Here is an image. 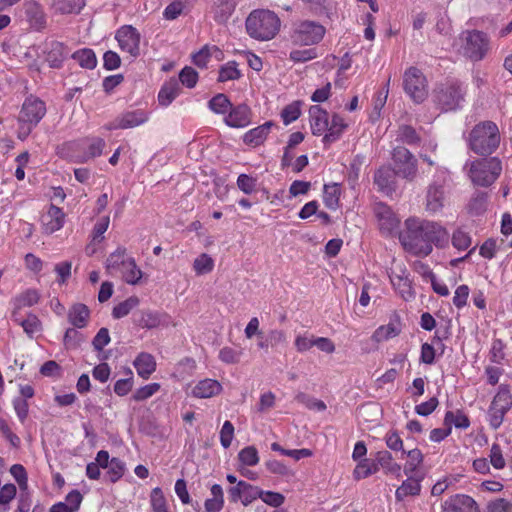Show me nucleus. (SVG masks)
<instances>
[{
    "mask_svg": "<svg viewBox=\"0 0 512 512\" xmlns=\"http://www.w3.org/2000/svg\"><path fill=\"white\" fill-rule=\"evenodd\" d=\"M406 231L400 237L404 249L416 256L425 257L433 250V245L443 247L448 243L449 233L438 222L408 218Z\"/></svg>",
    "mask_w": 512,
    "mask_h": 512,
    "instance_id": "1",
    "label": "nucleus"
},
{
    "mask_svg": "<svg viewBox=\"0 0 512 512\" xmlns=\"http://www.w3.org/2000/svg\"><path fill=\"white\" fill-rule=\"evenodd\" d=\"M500 133L492 121H484L473 127L468 136V146L481 156L491 155L499 146Z\"/></svg>",
    "mask_w": 512,
    "mask_h": 512,
    "instance_id": "2",
    "label": "nucleus"
},
{
    "mask_svg": "<svg viewBox=\"0 0 512 512\" xmlns=\"http://www.w3.org/2000/svg\"><path fill=\"white\" fill-rule=\"evenodd\" d=\"M464 170L471 182L480 187L492 185L502 172L501 161L496 157L467 160Z\"/></svg>",
    "mask_w": 512,
    "mask_h": 512,
    "instance_id": "3",
    "label": "nucleus"
},
{
    "mask_svg": "<svg viewBox=\"0 0 512 512\" xmlns=\"http://www.w3.org/2000/svg\"><path fill=\"white\" fill-rule=\"evenodd\" d=\"M280 28L278 16L269 10H254L246 19L247 33L257 40L274 38Z\"/></svg>",
    "mask_w": 512,
    "mask_h": 512,
    "instance_id": "4",
    "label": "nucleus"
},
{
    "mask_svg": "<svg viewBox=\"0 0 512 512\" xmlns=\"http://www.w3.org/2000/svg\"><path fill=\"white\" fill-rule=\"evenodd\" d=\"M459 40L461 54L472 62L483 60L490 51V37L480 30H466Z\"/></svg>",
    "mask_w": 512,
    "mask_h": 512,
    "instance_id": "5",
    "label": "nucleus"
},
{
    "mask_svg": "<svg viewBox=\"0 0 512 512\" xmlns=\"http://www.w3.org/2000/svg\"><path fill=\"white\" fill-rule=\"evenodd\" d=\"M325 33V27L315 21H300L291 28L290 41L295 46H312L318 44Z\"/></svg>",
    "mask_w": 512,
    "mask_h": 512,
    "instance_id": "6",
    "label": "nucleus"
},
{
    "mask_svg": "<svg viewBox=\"0 0 512 512\" xmlns=\"http://www.w3.org/2000/svg\"><path fill=\"white\" fill-rule=\"evenodd\" d=\"M465 91L458 82L441 84L433 91V101L442 111H453L460 107Z\"/></svg>",
    "mask_w": 512,
    "mask_h": 512,
    "instance_id": "7",
    "label": "nucleus"
},
{
    "mask_svg": "<svg viewBox=\"0 0 512 512\" xmlns=\"http://www.w3.org/2000/svg\"><path fill=\"white\" fill-rule=\"evenodd\" d=\"M403 87L406 94L415 103H422L428 96L426 77L416 67H410L405 71Z\"/></svg>",
    "mask_w": 512,
    "mask_h": 512,
    "instance_id": "8",
    "label": "nucleus"
},
{
    "mask_svg": "<svg viewBox=\"0 0 512 512\" xmlns=\"http://www.w3.org/2000/svg\"><path fill=\"white\" fill-rule=\"evenodd\" d=\"M447 171H438L437 180L430 183L426 189L425 195V209L431 214L440 212L445 203L446 191L445 185L447 182Z\"/></svg>",
    "mask_w": 512,
    "mask_h": 512,
    "instance_id": "9",
    "label": "nucleus"
},
{
    "mask_svg": "<svg viewBox=\"0 0 512 512\" xmlns=\"http://www.w3.org/2000/svg\"><path fill=\"white\" fill-rule=\"evenodd\" d=\"M45 114L46 105L41 99L32 95L25 99L18 120L27 126L26 135L30 134Z\"/></svg>",
    "mask_w": 512,
    "mask_h": 512,
    "instance_id": "10",
    "label": "nucleus"
},
{
    "mask_svg": "<svg viewBox=\"0 0 512 512\" xmlns=\"http://www.w3.org/2000/svg\"><path fill=\"white\" fill-rule=\"evenodd\" d=\"M395 173L404 179L412 181L417 175V159L405 147L397 146L392 153Z\"/></svg>",
    "mask_w": 512,
    "mask_h": 512,
    "instance_id": "11",
    "label": "nucleus"
},
{
    "mask_svg": "<svg viewBox=\"0 0 512 512\" xmlns=\"http://www.w3.org/2000/svg\"><path fill=\"white\" fill-rule=\"evenodd\" d=\"M148 119V113L142 109L126 111L118 115L113 121L108 123L105 127L108 130L129 129L146 123Z\"/></svg>",
    "mask_w": 512,
    "mask_h": 512,
    "instance_id": "12",
    "label": "nucleus"
},
{
    "mask_svg": "<svg viewBox=\"0 0 512 512\" xmlns=\"http://www.w3.org/2000/svg\"><path fill=\"white\" fill-rule=\"evenodd\" d=\"M116 40L122 51L129 53L132 57L139 55L140 34L136 28L125 25L116 32Z\"/></svg>",
    "mask_w": 512,
    "mask_h": 512,
    "instance_id": "13",
    "label": "nucleus"
},
{
    "mask_svg": "<svg viewBox=\"0 0 512 512\" xmlns=\"http://www.w3.org/2000/svg\"><path fill=\"white\" fill-rule=\"evenodd\" d=\"M373 211L382 233L391 234L394 230L397 229L399 225V219L387 204L383 202H377L374 204Z\"/></svg>",
    "mask_w": 512,
    "mask_h": 512,
    "instance_id": "14",
    "label": "nucleus"
},
{
    "mask_svg": "<svg viewBox=\"0 0 512 512\" xmlns=\"http://www.w3.org/2000/svg\"><path fill=\"white\" fill-rule=\"evenodd\" d=\"M443 512H480L476 501L465 494H456L442 505Z\"/></svg>",
    "mask_w": 512,
    "mask_h": 512,
    "instance_id": "15",
    "label": "nucleus"
},
{
    "mask_svg": "<svg viewBox=\"0 0 512 512\" xmlns=\"http://www.w3.org/2000/svg\"><path fill=\"white\" fill-rule=\"evenodd\" d=\"M65 214L61 208L51 204L48 211L42 215L41 223L45 233L52 234L64 225Z\"/></svg>",
    "mask_w": 512,
    "mask_h": 512,
    "instance_id": "16",
    "label": "nucleus"
},
{
    "mask_svg": "<svg viewBox=\"0 0 512 512\" xmlns=\"http://www.w3.org/2000/svg\"><path fill=\"white\" fill-rule=\"evenodd\" d=\"M309 117L312 133L316 136L325 135L329 125V114L319 105L309 108Z\"/></svg>",
    "mask_w": 512,
    "mask_h": 512,
    "instance_id": "17",
    "label": "nucleus"
},
{
    "mask_svg": "<svg viewBox=\"0 0 512 512\" xmlns=\"http://www.w3.org/2000/svg\"><path fill=\"white\" fill-rule=\"evenodd\" d=\"M11 318L16 324L23 328L25 334L30 339H33L36 334L41 333L43 329L42 322L38 316L33 313H28L26 318H21L17 311H12Z\"/></svg>",
    "mask_w": 512,
    "mask_h": 512,
    "instance_id": "18",
    "label": "nucleus"
},
{
    "mask_svg": "<svg viewBox=\"0 0 512 512\" xmlns=\"http://www.w3.org/2000/svg\"><path fill=\"white\" fill-rule=\"evenodd\" d=\"M250 115V108L246 104H240L230 108L229 114L225 117V123L234 128L245 127L251 121Z\"/></svg>",
    "mask_w": 512,
    "mask_h": 512,
    "instance_id": "19",
    "label": "nucleus"
},
{
    "mask_svg": "<svg viewBox=\"0 0 512 512\" xmlns=\"http://www.w3.org/2000/svg\"><path fill=\"white\" fill-rule=\"evenodd\" d=\"M69 323L77 328H85L90 318V309L83 303H74L67 312Z\"/></svg>",
    "mask_w": 512,
    "mask_h": 512,
    "instance_id": "20",
    "label": "nucleus"
},
{
    "mask_svg": "<svg viewBox=\"0 0 512 512\" xmlns=\"http://www.w3.org/2000/svg\"><path fill=\"white\" fill-rule=\"evenodd\" d=\"M395 170L388 167H382L375 172L374 183L383 193L389 195L395 190Z\"/></svg>",
    "mask_w": 512,
    "mask_h": 512,
    "instance_id": "21",
    "label": "nucleus"
},
{
    "mask_svg": "<svg viewBox=\"0 0 512 512\" xmlns=\"http://www.w3.org/2000/svg\"><path fill=\"white\" fill-rule=\"evenodd\" d=\"M273 126L274 123L272 121H267L264 124L247 131L243 136V142L253 147L263 144Z\"/></svg>",
    "mask_w": 512,
    "mask_h": 512,
    "instance_id": "22",
    "label": "nucleus"
},
{
    "mask_svg": "<svg viewBox=\"0 0 512 512\" xmlns=\"http://www.w3.org/2000/svg\"><path fill=\"white\" fill-rule=\"evenodd\" d=\"M222 391V385L215 379L206 378L199 381L192 390L196 398H210Z\"/></svg>",
    "mask_w": 512,
    "mask_h": 512,
    "instance_id": "23",
    "label": "nucleus"
},
{
    "mask_svg": "<svg viewBox=\"0 0 512 512\" xmlns=\"http://www.w3.org/2000/svg\"><path fill=\"white\" fill-rule=\"evenodd\" d=\"M133 364L137 374L143 379H148L156 370L155 358L149 353H140L134 360Z\"/></svg>",
    "mask_w": 512,
    "mask_h": 512,
    "instance_id": "24",
    "label": "nucleus"
},
{
    "mask_svg": "<svg viewBox=\"0 0 512 512\" xmlns=\"http://www.w3.org/2000/svg\"><path fill=\"white\" fill-rule=\"evenodd\" d=\"M180 83L177 79L171 78L167 81L158 93V101L161 106L167 107L179 95Z\"/></svg>",
    "mask_w": 512,
    "mask_h": 512,
    "instance_id": "25",
    "label": "nucleus"
},
{
    "mask_svg": "<svg viewBox=\"0 0 512 512\" xmlns=\"http://www.w3.org/2000/svg\"><path fill=\"white\" fill-rule=\"evenodd\" d=\"M346 127L347 124L345 123L344 119L338 114H333L331 121H329L328 130L323 137V143L325 145H329L337 141L341 137Z\"/></svg>",
    "mask_w": 512,
    "mask_h": 512,
    "instance_id": "26",
    "label": "nucleus"
},
{
    "mask_svg": "<svg viewBox=\"0 0 512 512\" xmlns=\"http://www.w3.org/2000/svg\"><path fill=\"white\" fill-rule=\"evenodd\" d=\"M69 54L66 46L58 41H54L50 44L49 51L46 56V61L52 68H60Z\"/></svg>",
    "mask_w": 512,
    "mask_h": 512,
    "instance_id": "27",
    "label": "nucleus"
},
{
    "mask_svg": "<svg viewBox=\"0 0 512 512\" xmlns=\"http://www.w3.org/2000/svg\"><path fill=\"white\" fill-rule=\"evenodd\" d=\"M236 0H217L213 6V18L217 23H226L234 12Z\"/></svg>",
    "mask_w": 512,
    "mask_h": 512,
    "instance_id": "28",
    "label": "nucleus"
},
{
    "mask_svg": "<svg viewBox=\"0 0 512 512\" xmlns=\"http://www.w3.org/2000/svg\"><path fill=\"white\" fill-rule=\"evenodd\" d=\"M130 257L127 256V249L123 246H119L114 252H112L106 259V270L109 274L114 275L119 272L125 265V260Z\"/></svg>",
    "mask_w": 512,
    "mask_h": 512,
    "instance_id": "29",
    "label": "nucleus"
},
{
    "mask_svg": "<svg viewBox=\"0 0 512 512\" xmlns=\"http://www.w3.org/2000/svg\"><path fill=\"white\" fill-rule=\"evenodd\" d=\"M376 461H378L380 468H382L386 474H391L398 478L401 476V466L393 460L389 451H378L376 453Z\"/></svg>",
    "mask_w": 512,
    "mask_h": 512,
    "instance_id": "30",
    "label": "nucleus"
},
{
    "mask_svg": "<svg viewBox=\"0 0 512 512\" xmlns=\"http://www.w3.org/2000/svg\"><path fill=\"white\" fill-rule=\"evenodd\" d=\"M119 272L121 273L123 280L131 285L138 284L143 276L141 269L137 266L135 259L132 257L125 260V265L119 270Z\"/></svg>",
    "mask_w": 512,
    "mask_h": 512,
    "instance_id": "31",
    "label": "nucleus"
},
{
    "mask_svg": "<svg viewBox=\"0 0 512 512\" xmlns=\"http://www.w3.org/2000/svg\"><path fill=\"white\" fill-rule=\"evenodd\" d=\"M39 300H40V295L37 290L27 289L26 291L20 293L13 299V301H12L13 306H14L13 311H17V313H19V311L23 307H31V306L37 304L39 302Z\"/></svg>",
    "mask_w": 512,
    "mask_h": 512,
    "instance_id": "32",
    "label": "nucleus"
},
{
    "mask_svg": "<svg viewBox=\"0 0 512 512\" xmlns=\"http://www.w3.org/2000/svg\"><path fill=\"white\" fill-rule=\"evenodd\" d=\"M421 484L420 480L409 477L395 492V497L398 501H402L407 496H415L420 493Z\"/></svg>",
    "mask_w": 512,
    "mask_h": 512,
    "instance_id": "33",
    "label": "nucleus"
},
{
    "mask_svg": "<svg viewBox=\"0 0 512 512\" xmlns=\"http://www.w3.org/2000/svg\"><path fill=\"white\" fill-rule=\"evenodd\" d=\"M487 200V193L481 191L475 192L467 205L468 213L474 216L483 214L487 209Z\"/></svg>",
    "mask_w": 512,
    "mask_h": 512,
    "instance_id": "34",
    "label": "nucleus"
},
{
    "mask_svg": "<svg viewBox=\"0 0 512 512\" xmlns=\"http://www.w3.org/2000/svg\"><path fill=\"white\" fill-rule=\"evenodd\" d=\"M445 426H454L459 429H467L470 426L468 416L461 410L447 411L444 417Z\"/></svg>",
    "mask_w": 512,
    "mask_h": 512,
    "instance_id": "35",
    "label": "nucleus"
},
{
    "mask_svg": "<svg viewBox=\"0 0 512 512\" xmlns=\"http://www.w3.org/2000/svg\"><path fill=\"white\" fill-rule=\"evenodd\" d=\"M72 58L76 60L82 68L93 69L96 67L97 59L92 49H80L72 54Z\"/></svg>",
    "mask_w": 512,
    "mask_h": 512,
    "instance_id": "36",
    "label": "nucleus"
},
{
    "mask_svg": "<svg viewBox=\"0 0 512 512\" xmlns=\"http://www.w3.org/2000/svg\"><path fill=\"white\" fill-rule=\"evenodd\" d=\"M491 405L509 411L512 405L511 393L507 385H500L497 394L494 396Z\"/></svg>",
    "mask_w": 512,
    "mask_h": 512,
    "instance_id": "37",
    "label": "nucleus"
},
{
    "mask_svg": "<svg viewBox=\"0 0 512 512\" xmlns=\"http://www.w3.org/2000/svg\"><path fill=\"white\" fill-rule=\"evenodd\" d=\"M399 333L400 329H398L395 324L389 323L378 327L372 335V340L376 343H380L398 336Z\"/></svg>",
    "mask_w": 512,
    "mask_h": 512,
    "instance_id": "38",
    "label": "nucleus"
},
{
    "mask_svg": "<svg viewBox=\"0 0 512 512\" xmlns=\"http://www.w3.org/2000/svg\"><path fill=\"white\" fill-rule=\"evenodd\" d=\"M136 321L139 326L147 329L156 328L162 322L161 315L158 312H153L150 310L141 311L139 318Z\"/></svg>",
    "mask_w": 512,
    "mask_h": 512,
    "instance_id": "39",
    "label": "nucleus"
},
{
    "mask_svg": "<svg viewBox=\"0 0 512 512\" xmlns=\"http://www.w3.org/2000/svg\"><path fill=\"white\" fill-rule=\"evenodd\" d=\"M340 188L337 184L325 185L323 201L329 209L335 210L339 204Z\"/></svg>",
    "mask_w": 512,
    "mask_h": 512,
    "instance_id": "40",
    "label": "nucleus"
},
{
    "mask_svg": "<svg viewBox=\"0 0 512 512\" xmlns=\"http://www.w3.org/2000/svg\"><path fill=\"white\" fill-rule=\"evenodd\" d=\"M139 304V299L135 296L129 297L117 304L112 311V316L115 319H120L127 316L132 309H134Z\"/></svg>",
    "mask_w": 512,
    "mask_h": 512,
    "instance_id": "41",
    "label": "nucleus"
},
{
    "mask_svg": "<svg viewBox=\"0 0 512 512\" xmlns=\"http://www.w3.org/2000/svg\"><path fill=\"white\" fill-rule=\"evenodd\" d=\"M208 107L217 114H225L232 104L225 94L219 93L208 102Z\"/></svg>",
    "mask_w": 512,
    "mask_h": 512,
    "instance_id": "42",
    "label": "nucleus"
},
{
    "mask_svg": "<svg viewBox=\"0 0 512 512\" xmlns=\"http://www.w3.org/2000/svg\"><path fill=\"white\" fill-rule=\"evenodd\" d=\"M17 493L14 484H5L0 489V512H7L9 510L10 502L15 498Z\"/></svg>",
    "mask_w": 512,
    "mask_h": 512,
    "instance_id": "43",
    "label": "nucleus"
},
{
    "mask_svg": "<svg viewBox=\"0 0 512 512\" xmlns=\"http://www.w3.org/2000/svg\"><path fill=\"white\" fill-rule=\"evenodd\" d=\"M451 241L453 247L459 251L468 249L472 244L470 234L461 228H458L453 232Z\"/></svg>",
    "mask_w": 512,
    "mask_h": 512,
    "instance_id": "44",
    "label": "nucleus"
},
{
    "mask_svg": "<svg viewBox=\"0 0 512 512\" xmlns=\"http://www.w3.org/2000/svg\"><path fill=\"white\" fill-rule=\"evenodd\" d=\"M240 76L241 73L237 68V63L235 61H230L220 68L218 81L226 82L229 80H236L240 78Z\"/></svg>",
    "mask_w": 512,
    "mask_h": 512,
    "instance_id": "45",
    "label": "nucleus"
},
{
    "mask_svg": "<svg viewBox=\"0 0 512 512\" xmlns=\"http://www.w3.org/2000/svg\"><path fill=\"white\" fill-rule=\"evenodd\" d=\"M193 268L197 275L207 274L213 270L214 261L208 254L203 253L194 260Z\"/></svg>",
    "mask_w": 512,
    "mask_h": 512,
    "instance_id": "46",
    "label": "nucleus"
},
{
    "mask_svg": "<svg viewBox=\"0 0 512 512\" xmlns=\"http://www.w3.org/2000/svg\"><path fill=\"white\" fill-rule=\"evenodd\" d=\"M318 57L316 48L293 49L289 54V59L294 63H305Z\"/></svg>",
    "mask_w": 512,
    "mask_h": 512,
    "instance_id": "47",
    "label": "nucleus"
},
{
    "mask_svg": "<svg viewBox=\"0 0 512 512\" xmlns=\"http://www.w3.org/2000/svg\"><path fill=\"white\" fill-rule=\"evenodd\" d=\"M242 465L255 466L259 462L258 451L254 446H247L238 453Z\"/></svg>",
    "mask_w": 512,
    "mask_h": 512,
    "instance_id": "48",
    "label": "nucleus"
},
{
    "mask_svg": "<svg viewBox=\"0 0 512 512\" xmlns=\"http://www.w3.org/2000/svg\"><path fill=\"white\" fill-rule=\"evenodd\" d=\"M240 487H242V504L244 506L249 505L261 495V489L245 481H240Z\"/></svg>",
    "mask_w": 512,
    "mask_h": 512,
    "instance_id": "49",
    "label": "nucleus"
},
{
    "mask_svg": "<svg viewBox=\"0 0 512 512\" xmlns=\"http://www.w3.org/2000/svg\"><path fill=\"white\" fill-rule=\"evenodd\" d=\"M150 502L153 512H168L166 499L159 487H156L152 490L150 495Z\"/></svg>",
    "mask_w": 512,
    "mask_h": 512,
    "instance_id": "50",
    "label": "nucleus"
},
{
    "mask_svg": "<svg viewBox=\"0 0 512 512\" xmlns=\"http://www.w3.org/2000/svg\"><path fill=\"white\" fill-rule=\"evenodd\" d=\"M107 474L111 482L118 481L125 472V463L119 458H112L107 467Z\"/></svg>",
    "mask_w": 512,
    "mask_h": 512,
    "instance_id": "51",
    "label": "nucleus"
},
{
    "mask_svg": "<svg viewBox=\"0 0 512 512\" xmlns=\"http://www.w3.org/2000/svg\"><path fill=\"white\" fill-rule=\"evenodd\" d=\"M406 454L408 456V461L405 465L404 472L406 475H409L410 473H413L422 463L423 454L417 448L408 451Z\"/></svg>",
    "mask_w": 512,
    "mask_h": 512,
    "instance_id": "52",
    "label": "nucleus"
},
{
    "mask_svg": "<svg viewBox=\"0 0 512 512\" xmlns=\"http://www.w3.org/2000/svg\"><path fill=\"white\" fill-rule=\"evenodd\" d=\"M398 139L408 145L417 144L420 141L416 130L409 125H402L398 129Z\"/></svg>",
    "mask_w": 512,
    "mask_h": 512,
    "instance_id": "53",
    "label": "nucleus"
},
{
    "mask_svg": "<svg viewBox=\"0 0 512 512\" xmlns=\"http://www.w3.org/2000/svg\"><path fill=\"white\" fill-rule=\"evenodd\" d=\"M301 114L300 103L293 102L287 105L281 112V117L285 125H288L299 118Z\"/></svg>",
    "mask_w": 512,
    "mask_h": 512,
    "instance_id": "54",
    "label": "nucleus"
},
{
    "mask_svg": "<svg viewBox=\"0 0 512 512\" xmlns=\"http://www.w3.org/2000/svg\"><path fill=\"white\" fill-rule=\"evenodd\" d=\"M84 6V0H59L57 9L63 14L79 13Z\"/></svg>",
    "mask_w": 512,
    "mask_h": 512,
    "instance_id": "55",
    "label": "nucleus"
},
{
    "mask_svg": "<svg viewBox=\"0 0 512 512\" xmlns=\"http://www.w3.org/2000/svg\"><path fill=\"white\" fill-rule=\"evenodd\" d=\"M185 7V0H173L164 10L163 17L166 20H174L178 18Z\"/></svg>",
    "mask_w": 512,
    "mask_h": 512,
    "instance_id": "56",
    "label": "nucleus"
},
{
    "mask_svg": "<svg viewBox=\"0 0 512 512\" xmlns=\"http://www.w3.org/2000/svg\"><path fill=\"white\" fill-rule=\"evenodd\" d=\"M179 83L188 88H193L198 81V73L192 67H184L179 74Z\"/></svg>",
    "mask_w": 512,
    "mask_h": 512,
    "instance_id": "57",
    "label": "nucleus"
},
{
    "mask_svg": "<svg viewBox=\"0 0 512 512\" xmlns=\"http://www.w3.org/2000/svg\"><path fill=\"white\" fill-rule=\"evenodd\" d=\"M160 389L159 383H150L143 387L138 388L135 393L133 394V399L135 401H144L151 396H153L155 393H157Z\"/></svg>",
    "mask_w": 512,
    "mask_h": 512,
    "instance_id": "58",
    "label": "nucleus"
},
{
    "mask_svg": "<svg viewBox=\"0 0 512 512\" xmlns=\"http://www.w3.org/2000/svg\"><path fill=\"white\" fill-rule=\"evenodd\" d=\"M489 458H490V463L492 464V466L495 469H498V470L503 469L506 465V462H505V459L503 456V451H502L500 445L497 443H494L491 446Z\"/></svg>",
    "mask_w": 512,
    "mask_h": 512,
    "instance_id": "59",
    "label": "nucleus"
},
{
    "mask_svg": "<svg viewBox=\"0 0 512 512\" xmlns=\"http://www.w3.org/2000/svg\"><path fill=\"white\" fill-rule=\"evenodd\" d=\"M299 403L304 404L307 408L317 411H324L326 405L323 401L309 397L305 393H298L295 398Z\"/></svg>",
    "mask_w": 512,
    "mask_h": 512,
    "instance_id": "60",
    "label": "nucleus"
},
{
    "mask_svg": "<svg viewBox=\"0 0 512 512\" xmlns=\"http://www.w3.org/2000/svg\"><path fill=\"white\" fill-rule=\"evenodd\" d=\"M82 340V334L75 327L68 328L63 337L64 345L68 349L78 347Z\"/></svg>",
    "mask_w": 512,
    "mask_h": 512,
    "instance_id": "61",
    "label": "nucleus"
},
{
    "mask_svg": "<svg viewBox=\"0 0 512 512\" xmlns=\"http://www.w3.org/2000/svg\"><path fill=\"white\" fill-rule=\"evenodd\" d=\"M242 352L231 347H223L219 351V359L225 364H237L240 361Z\"/></svg>",
    "mask_w": 512,
    "mask_h": 512,
    "instance_id": "62",
    "label": "nucleus"
},
{
    "mask_svg": "<svg viewBox=\"0 0 512 512\" xmlns=\"http://www.w3.org/2000/svg\"><path fill=\"white\" fill-rule=\"evenodd\" d=\"M259 498H261L263 502L266 503L267 505L275 508L281 506L285 501V497L281 493L272 491L261 490V495L259 496Z\"/></svg>",
    "mask_w": 512,
    "mask_h": 512,
    "instance_id": "63",
    "label": "nucleus"
},
{
    "mask_svg": "<svg viewBox=\"0 0 512 512\" xmlns=\"http://www.w3.org/2000/svg\"><path fill=\"white\" fill-rule=\"evenodd\" d=\"M488 512H512V503L506 499L500 498L489 502Z\"/></svg>",
    "mask_w": 512,
    "mask_h": 512,
    "instance_id": "64",
    "label": "nucleus"
}]
</instances>
